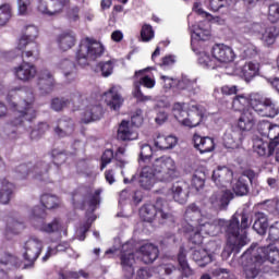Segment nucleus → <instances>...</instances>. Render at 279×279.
Here are the masks:
<instances>
[{
	"label": "nucleus",
	"mask_w": 279,
	"mask_h": 279,
	"mask_svg": "<svg viewBox=\"0 0 279 279\" xmlns=\"http://www.w3.org/2000/svg\"><path fill=\"white\" fill-rule=\"evenodd\" d=\"M217 232H225L227 245L221 253L223 260L234 254H239L242 247L247 245V228L252 225L247 214H234L230 220H216Z\"/></svg>",
	"instance_id": "f257e3e1"
},
{
	"label": "nucleus",
	"mask_w": 279,
	"mask_h": 279,
	"mask_svg": "<svg viewBox=\"0 0 279 279\" xmlns=\"http://www.w3.org/2000/svg\"><path fill=\"white\" fill-rule=\"evenodd\" d=\"M256 125V117L252 109H246L242 112L238 120V129L231 125L223 134L222 143L227 149H239L241 143L245 138L243 132H250Z\"/></svg>",
	"instance_id": "f03ea898"
},
{
	"label": "nucleus",
	"mask_w": 279,
	"mask_h": 279,
	"mask_svg": "<svg viewBox=\"0 0 279 279\" xmlns=\"http://www.w3.org/2000/svg\"><path fill=\"white\" fill-rule=\"evenodd\" d=\"M140 217L143 221L151 223L154 219H158L159 223H175V217L169 210L167 202L162 198H157L154 204H145L140 208Z\"/></svg>",
	"instance_id": "7ed1b4c3"
},
{
	"label": "nucleus",
	"mask_w": 279,
	"mask_h": 279,
	"mask_svg": "<svg viewBox=\"0 0 279 279\" xmlns=\"http://www.w3.org/2000/svg\"><path fill=\"white\" fill-rule=\"evenodd\" d=\"M105 50L106 49L101 43L86 37L80 41V45L76 49V62L81 66H87L89 62H95L97 58H101Z\"/></svg>",
	"instance_id": "20e7f679"
},
{
	"label": "nucleus",
	"mask_w": 279,
	"mask_h": 279,
	"mask_svg": "<svg viewBox=\"0 0 279 279\" xmlns=\"http://www.w3.org/2000/svg\"><path fill=\"white\" fill-rule=\"evenodd\" d=\"M186 104L174 102L172 106V114L177 121L181 123L184 128H197L202 123V112L199 111V106L192 105L190 111L184 110Z\"/></svg>",
	"instance_id": "39448f33"
},
{
	"label": "nucleus",
	"mask_w": 279,
	"mask_h": 279,
	"mask_svg": "<svg viewBox=\"0 0 279 279\" xmlns=\"http://www.w3.org/2000/svg\"><path fill=\"white\" fill-rule=\"evenodd\" d=\"M184 219L187 222L191 221L192 223H197L199 226V231L205 234H215V230L217 229L216 223L219 221V219L211 220L209 217L202 215V209L194 203L186 207Z\"/></svg>",
	"instance_id": "423d86ee"
},
{
	"label": "nucleus",
	"mask_w": 279,
	"mask_h": 279,
	"mask_svg": "<svg viewBox=\"0 0 279 279\" xmlns=\"http://www.w3.org/2000/svg\"><path fill=\"white\" fill-rule=\"evenodd\" d=\"M251 108L259 117H266L267 119H276L279 114L278 101L260 94L251 95Z\"/></svg>",
	"instance_id": "0eeeda50"
},
{
	"label": "nucleus",
	"mask_w": 279,
	"mask_h": 279,
	"mask_svg": "<svg viewBox=\"0 0 279 279\" xmlns=\"http://www.w3.org/2000/svg\"><path fill=\"white\" fill-rule=\"evenodd\" d=\"M151 168L156 172L158 182H171L178 178L175 161L169 156H162L155 159Z\"/></svg>",
	"instance_id": "6e6552de"
},
{
	"label": "nucleus",
	"mask_w": 279,
	"mask_h": 279,
	"mask_svg": "<svg viewBox=\"0 0 279 279\" xmlns=\"http://www.w3.org/2000/svg\"><path fill=\"white\" fill-rule=\"evenodd\" d=\"M51 165L46 161H38L36 165L23 163L16 168V172L20 174V179L24 180L27 175H31L34 180H39L40 182H47L49 170Z\"/></svg>",
	"instance_id": "1a4fd4ad"
},
{
	"label": "nucleus",
	"mask_w": 279,
	"mask_h": 279,
	"mask_svg": "<svg viewBox=\"0 0 279 279\" xmlns=\"http://www.w3.org/2000/svg\"><path fill=\"white\" fill-rule=\"evenodd\" d=\"M101 189L96 190L95 193H93V190L90 187L80 190L72 195V204L74 208H84V206H86V203H88L90 210L95 211V208H97V205H99V202L101 199Z\"/></svg>",
	"instance_id": "9d476101"
},
{
	"label": "nucleus",
	"mask_w": 279,
	"mask_h": 279,
	"mask_svg": "<svg viewBox=\"0 0 279 279\" xmlns=\"http://www.w3.org/2000/svg\"><path fill=\"white\" fill-rule=\"evenodd\" d=\"M260 253L263 251H252L250 247L243 253L242 258L246 262L243 266V275L246 279L258 278L263 267V258H258Z\"/></svg>",
	"instance_id": "9b49d317"
},
{
	"label": "nucleus",
	"mask_w": 279,
	"mask_h": 279,
	"mask_svg": "<svg viewBox=\"0 0 279 279\" xmlns=\"http://www.w3.org/2000/svg\"><path fill=\"white\" fill-rule=\"evenodd\" d=\"M11 106L15 108V116L19 117V119H15L12 122L13 125H21V123H23V119L25 121L36 119V109H34V94L31 92L28 93L26 99L22 100L19 105L11 102Z\"/></svg>",
	"instance_id": "f8f14e48"
},
{
	"label": "nucleus",
	"mask_w": 279,
	"mask_h": 279,
	"mask_svg": "<svg viewBox=\"0 0 279 279\" xmlns=\"http://www.w3.org/2000/svg\"><path fill=\"white\" fill-rule=\"evenodd\" d=\"M43 252V242L36 238L29 239L24 244L23 258L28 263L24 266V269L27 267H34V263L38 260V256Z\"/></svg>",
	"instance_id": "ddd939ff"
},
{
	"label": "nucleus",
	"mask_w": 279,
	"mask_h": 279,
	"mask_svg": "<svg viewBox=\"0 0 279 279\" xmlns=\"http://www.w3.org/2000/svg\"><path fill=\"white\" fill-rule=\"evenodd\" d=\"M120 260L125 278L131 279L134 276V264L136 263V258H134V248L130 243L122 245Z\"/></svg>",
	"instance_id": "4468645a"
},
{
	"label": "nucleus",
	"mask_w": 279,
	"mask_h": 279,
	"mask_svg": "<svg viewBox=\"0 0 279 279\" xmlns=\"http://www.w3.org/2000/svg\"><path fill=\"white\" fill-rule=\"evenodd\" d=\"M234 194L229 190H219L209 197L210 207L214 210H226L232 202Z\"/></svg>",
	"instance_id": "2eb2a0df"
},
{
	"label": "nucleus",
	"mask_w": 279,
	"mask_h": 279,
	"mask_svg": "<svg viewBox=\"0 0 279 279\" xmlns=\"http://www.w3.org/2000/svg\"><path fill=\"white\" fill-rule=\"evenodd\" d=\"M68 3L69 0H39L38 10L41 14L53 16L60 14Z\"/></svg>",
	"instance_id": "dca6fc26"
},
{
	"label": "nucleus",
	"mask_w": 279,
	"mask_h": 279,
	"mask_svg": "<svg viewBox=\"0 0 279 279\" xmlns=\"http://www.w3.org/2000/svg\"><path fill=\"white\" fill-rule=\"evenodd\" d=\"M250 250L252 252H260L257 255V258H262V265L263 263H271L272 265H276V263H279V251L276 246H258L257 244H252L250 246Z\"/></svg>",
	"instance_id": "f3484780"
},
{
	"label": "nucleus",
	"mask_w": 279,
	"mask_h": 279,
	"mask_svg": "<svg viewBox=\"0 0 279 279\" xmlns=\"http://www.w3.org/2000/svg\"><path fill=\"white\" fill-rule=\"evenodd\" d=\"M14 75L20 82H32V80L38 75V70L36 65L23 61L21 65L14 68Z\"/></svg>",
	"instance_id": "a211bd4d"
},
{
	"label": "nucleus",
	"mask_w": 279,
	"mask_h": 279,
	"mask_svg": "<svg viewBox=\"0 0 279 279\" xmlns=\"http://www.w3.org/2000/svg\"><path fill=\"white\" fill-rule=\"evenodd\" d=\"M211 56L216 60V64L228 63L234 60V51L223 44L215 45L211 49Z\"/></svg>",
	"instance_id": "6ab92c4d"
},
{
	"label": "nucleus",
	"mask_w": 279,
	"mask_h": 279,
	"mask_svg": "<svg viewBox=\"0 0 279 279\" xmlns=\"http://www.w3.org/2000/svg\"><path fill=\"white\" fill-rule=\"evenodd\" d=\"M141 86L145 88H154L156 86V81L148 75H144L140 78V82L134 83L133 97L137 99V101H151V96H145L143 92H141Z\"/></svg>",
	"instance_id": "aec40b11"
},
{
	"label": "nucleus",
	"mask_w": 279,
	"mask_h": 279,
	"mask_svg": "<svg viewBox=\"0 0 279 279\" xmlns=\"http://www.w3.org/2000/svg\"><path fill=\"white\" fill-rule=\"evenodd\" d=\"M233 172L228 167H218L213 172V181L216 186H221V189H226L230 182H232Z\"/></svg>",
	"instance_id": "412c9836"
},
{
	"label": "nucleus",
	"mask_w": 279,
	"mask_h": 279,
	"mask_svg": "<svg viewBox=\"0 0 279 279\" xmlns=\"http://www.w3.org/2000/svg\"><path fill=\"white\" fill-rule=\"evenodd\" d=\"M38 86L43 95H47L53 90L56 80L53 78V74L48 69H43L39 71Z\"/></svg>",
	"instance_id": "4be33fe9"
},
{
	"label": "nucleus",
	"mask_w": 279,
	"mask_h": 279,
	"mask_svg": "<svg viewBox=\"0 0 279 279\" xmlns=\"http://www.w3.org/2000/svg\"><path fill=\"white\" fill-rule=\"evenodd\" d=\"M101 117H104V108L101 105L94 102L85 107L81 121L83 123H92V121H99Z\"/></svg>",
	"instance_id": "5701e85b"
},
{
	"label": "nucleus",
	"mask_w": 279,
	"mask_h": 279,
	"mask_svg": "<svg viewBox=\"0 0 279 279\" xmlns=\"http://www.w3.org/2000/svg\"><path fill=\"white\" fill-rule=\"evenodd\" d=\"M137 254H141L142 260L145 263V265H149L158 258L160 251H158V246L155 244L145 243L137 250Z\"/></svg>",
	"instance_id": "b1692460"
},
{
	"label": "nucleus",
	"mask_w": 279,
	"mask_h": 279,
	"mask_svg": "<svg viewBox=\"0 0 279 279\" xmlns=\"http://www.w3.org/2000/svg\"><path fill=\"white\" fill-rule=\"evenodd\" d=\"M75 43H77V35H75L73 31H64L57 37V45L61 51H69V49H73V47H75Z\"/></svg>",
	"instance_id": "393cba45"
},
{
	"label": "nucleus",
	"mask_w": 279,
	"mask_h": 279,
	"mask_svg": "<svg viewBox=\"0 0 279 279\" xmlns=\"http://www.w3.org/2000/svg\"><path fill=\"white\" fill-rule=\"evenodd\" d=\"M75 132V123L71 118H61L58 120L57 126L54 128V134L60 138L71 136Z\"/></svg>",
	"instance_id": "a878e982"
},
{
	"label": "nucleus",
	"mask_w": 279,
	"mask_h": 279,
	"mask_svg": "<svg viewBox=\"0 0 279 279\" xmlns=\"http://www.w3.org/2000/svg\"><path fill=\"white\" fill-rule=\"evenodd\" d=\"M102 100L111 110H119L123 106V97H121V94H119V90L114 86L104 93Z\"/></svg>",
	"instance_id": "bb28decb"
},
{
	"label": "nucleus",
	"mask_w": 279,
	"mask_h": 279,
	"mask_svg": "<svg viewBox=\"0 0 279 279\" xmlns=\"http://www.w3.org/2000/svg\"><path fill=\"white\" fill-rule=\"evenodd\" d=\"M178 90H186L190 95H199L202 93V86L197 85V78H189V76H182L177 82Z\"/></svg>",
	"instance_id": "cd10ccee"
},
{
	"label": "nucleus",
	"mask_w": 279,
	"mask_h": 279,
	"mask_svg": "<svg viewBox=\"0 0 279 279\" xmlns=\"http://www.w3.org/2000/svg\"><path fill=\"white\" fill-rule=\"evenodd\" d=\"M156 182H158V179L156 178L154 168L151 166H145L140 174V185L142 189L149 191Z\"/></svg>",
	"instance_id": "c85d7f7f"
},
{
	"label": "nucleus",
	"mask_w": 279,
	"mask_h": 279,
	"mask_svg": "<svg viewBox=\"0 0 279 279\" xmlns=\"http://www.w3.org/2000/svg\"><path fill=\"white\" fill-rule=\"evenodd\" d=\"M278 130H279L278 125L272 124V129L270 130V133L264 135L270 140L268 145V156H274L275 162H279V134L276 135V132H278Z\"/></svg>",
	"instance_id": "c756f323"
},
{
	"label": "nucleus",
	"mask_w": 279,
	"mask_h": 279,
	"mask_svg": "<svg viewBox=\"0 0 279 279\" xmlns=\"http://www.w3.org/2000/svg\"><path fill=\"white\" fill-rule=\"evenodd\" d=\"M171 194L178 204H186L189 202V191H186V183L178 181L171 187Z\"/></svg>",
	"instance_id": "7c9ffc66"
},
{
	"label": "nucleus",
	"mask_w": 279,
	"mask_h": 279,
	"mask_svg": "<svg viewBox=\"0 0 279 279\" xmlns=\"http://www.w3.org/2000/svg\"><path fill=\"white\" fill-rule=\"evenodd\" d=\"M59 69L62 71L68 83L75 82L77 77V69L75 68V63L69 59H63L59 62Z\"/></svg>",
	"instance_id": "2f4dec72"
},
{
	"label": "nucleus",
	"mask_w": 279,
	"mask_h": 279,
	"mask_svg": "<svg viewBox=\"0 0 279 279\" xmlns=\"http://www.w3.org/2000/svg\"><path fill=\"white\" fill-rule=\"evenodd\" d=\"M36 38H38V27L35 25L25 26L23 29V35L19 40L17 49H23V47L29 43H36L34 41Z\"/></svg>",
	"instance_id": "473e14b6"
},
{
	"label": "nucleus",
	"mask_w": 279,
	"mask_h": 279,
	"mask_svg": "<svg viewBox=\"0 0 279 279\" xmlns=\"http://www.w3.org/2000/svg\"><path fill=\"white\" fill-rule=\"evenodd\" d=\"M20 51H22L23 62H34L40 57V49L37 43H29L20 49Z\"/></svg>",
	"instance_id": "72a5a7b5"
},
{
	"label": "nucleus",
	"mask_w": 279,
	"mask_h": 279,
	"mask_svg": "<svg viewBox=\"0 0 279 279\" xmlns=\"http://www.w3.org/2000/svg\"><path fill=\"white\" fill-rule=\"evenodd\" d=\"M193 141L195 149L201 154H208V151H213L215 149V140L211 137H202L195 134Z\"/></svg>",
	"instance_id": "f704fd0d"
},
{
	"label": "nucleus",
	"mask_w": 279,
	"mask_h": 279,
	"mask_svg": "<svg viewBox=\"0 0 279 279\" xmlns=\"http://www.w3.org/2000/svg\"><path fill=\"white\" fill-rule=\"evenodd\" d=\"M253 230L257 232L260 236L267 234V229L269 228V218L265 213H256L254 216Z\"/></svg>",
	"instance_id": "c9c22d12"
},
{
	"label": "nucleus",
	"mask_w": 279,
	"mask_h": 279,
	"mask_svg": "<svg viewBox=\"0 0 279 279\" xmlns=\"http://www.w3.org/2000/svg\"><path fill=\"white\" fill-rule=\"evenodd\" d=\"M14 193V183L8 179L0 180V204H10L12 194Z\"/></svg>",
	"instance_id": "e433bc0d"
},
{
	"label": "nucleus",
	"mask_w": 279,
	"mask_h": 279,
	"mask_svg": "<svg viewBox=\"0 0 279 279\" xmlns=\"http://www.w3.org/2000/svg\"><path fill=\"white\" fill-rule=\"evenodd\" d=\"M118 138L120 141H136V138H138V133L130 128L129 121L123 120L118 129Z\"/></svg>",
	"instance_id": "4c0bfd02"
},
{
	"label": "nucleus",
	"mask_w": 279,
	"mask_h": 279,
	"mask_svg": "<svg viewBox=\"0 0 279 279\" xmlns=\"http://www.w3.org/2000/svg\"><path fill=\"white\" fill-rule=\"evenodd\" d=\"M192 259L196 262L198 267H206V265L213 263V255L206 248H196L192 252Z\"/></svg>",
	"instance_id": "58836bf2"
},
{
	"label": "nucleus",
	"mask_w": 279,
	"mask_h": 279,
	"mask_svg": "<svg viewBox=\"0 0 279 279\" xmlns=\"http://www.w3.org/2000/svg\"><path fill=\"white\" fill-rule=\"evenodd\" d=\"M210 25L201 23L197 27L192 26L191 34L193 40H208L210 38Z\"/></svg>",
	"instance_id": "ea45409f"
},
{
	"label": "nucleus",
	"mask_w": 279,
	"mask_h": 279,
	"mask_svg": "<svg viewBox=\"0 0 279 279\" xmlns=\"http://www.w3.org/2000/svg\"><path fill=\"white\" fill-rule=\"evenodd\" d=\"M178 263L181 267L182 275L185 278H191V276H194L195 270L191 268V265H189V260L186 259V250L184 247L180 248V252L178 254Z\"/></svg>",
	"instance_id": "a19ab883"
},
{
	"label": "nucleus",
	"mask_w": 279,
	"mask_h": 279,
	"mask_svg": "<svg viewBox=\"0 0 279 279\" xmlns=\"http://www.w3.org/2000/svg\"><path fill=\"white\" fill-rule=\"evenodd\" d=\"M278 28L276 26H266L264 32L260 35V40L266 45L267 47L274 45L276 43V38H278Z\"/></svg>",
	"instance_id": "79ce46f5"
},
{
	"label": "nucleus",
	"mask_w": 279,
	"mask_h": 279,
	"mask_svg": "<svg viewBox=\"0 0 279 279\" xmlns=\"http://www.w3.org/2000/svg\"><path fill=\"white\" fill-rule=\"evenodd\" d=\"M259 70H260V65L258 63L246 62L242 66V75L245 78V82H251V80H254V77L258 75Z\"/></svg>",
	"instance_id": "37998d69"
},
{
	"label": "nucleus",
	"mask_w": 279,
	"mask_h": 279,
	"mask_svg": "<svg viewBox=\"0 0 279 279\" xmlns=\"http://www.w3.org/2000/svg\"><path fill=\"white\" fill-rule=\"evenodd\" d=\"M247 106H252V96L247 97L246 95H238L233 98L232 108L235 112L245 111Z\"/></svg>",
	"instance_id": "c03bdc74"
},
{
	"label": "nucleus",
	"mask_w": 279,
	"mask_h": 279,
	"mask_svg": "<svg viewBox=\"0 0 279 279\" xmlns=\"http://www.w3.org/2000/svg\"><path fill=\"white\" fill-rule=\"evenodd\" d=\"M233 193L239 197H243L250 193V184L247 183V179L244 177H240L232 185Z\"/></svg>",
	"instance_id": "a18cd8bd"
},
{
	"label": "nucleus",
	"mask_w": 279,
	"mask_h": 279,
	"mask_svg": "<svg viewBox=\"0 0 279 279\" xmlns=\"http://www.w3.org/2000/svg\"><path fill=\"white\" fill-rule=\"evenodd\" d=\"M174 145H178V137L173 135L158 136L155 141V146L159 149H173Z\"/></svg>",
	"instance_id": "49530a36"
},
{
	"label": "nucleus",
	"mask_w": 279,
	"mask_h": 279,
	"mask_svg": "<svg viewBox=\"0 0 279 279\" xmlns=\"http://www.w3.org/2000/svg\"><path fill=\"white\" fill-rule=\"evenodd\" d=\"M253 151L258 156H267L270 160H276L275 156H269V144L263 142L260 138L253 141Z\"/></svg>",
	"instance_id": "de8ad7c7"
},
{
	"label": "nucleus",
	"mask_w": 279,
	"mask_h": 279,
	"mask_svg": "<svg viewBox=\"0 0 279 279\" xmlns=\"http://www.w3.org/2000/svg\"><path fill=\"white\" fill-rule=\"evenodd\" d=\"M40 203L47 210H53V208L60 207V198L53 194H43Z\"/></svg>",
	"instance_id": "09e8293b"
},
{
	"label": "nucleus",
	"mask_w": 279,
	"mask_h": 279,
	"mask_svg": "<svg viewBox=\"0 0 279 279\" xmlns=\"http://www.w3.org/2000/svg\"><path fill=\"white\" fill-rule=\"evenodd\" d=\"M70 247L71 244H69V242H61L56 247H48L47 253L43 257V262L47 263L51 256H56L57 254H60V252H69Z\"/></svg>",
	"instance_id": "8fccbe9b"
},
{
	"label": "nucleus",
	"mask_w": 279,
	"mask_h": 279,
	"mask_svg": "<svg viewBox=\"0 0 279 279\" xmlns=\"http://www.w3.org/2000/svg\"><path fill=\"white\" fill-rule=\"evenodd\" d=\"M39 230L41 232H46L47 234L60 232V230H62V220H60V218H54L51 222L43 223Z\"/></svg>",
	"instance_id": "3c124183"
},
{
	"label": "nucleus",
	"mask_w": 279,
	"mask_h": 279,
	"mask_svg": "<svg viewBox=\"0 0 279 279\" xmlns=\"http://www.w3.org/2000/svg\"><path fill=\"white\" fill-rule=\"evenodd\" d=\"M198 63L201 66H204V69H217V66H219V64H217V60H215V57H210L208 52H199Z\"/></svg>",
	"instance_id": "603ef678"
},
{
	"label": "nucleus",
	"mask_w": 279,
	"mask_h": 279,
	"mask_svg": "<svg viewBox=\"0 0 279 279\" xmlns=\"http://www.w3.org/2000/svg\"><path fill=\"white\" fill-rule=\"evenodd\" d=\"M12 19V5L2 4L0 7V26L8 25L10 20Z\"/></svg>",
	"instance_id": "864d4df0"
},
{
	"label": "nucleus",
	"mask_w": 279,
	"mask_h": 279,
	"mask_svg": "<svg viewBox=\"0 0 279 279\" xmlns=\"http://www.w3.org/2000/svg\"><path fill=\"white\" fill-rule=\"evenodd\" d=\"M8 265H14V256L7 254L0 259V279H8Z\"/></svg>",
	"instance_id": "5fc2aeb1"
},
{
	"label": "nucleus",
	"mask_w": 279,
	"mask_h": 279,
	"mask_svg": "<svg viewBox=\"0 0 279 279\" xmlns=\"http://www.w3.org/2000/svg\"><path fill=\"white\" fill-rule=\"evenodd\" d=\"M49 132V124L47 122H40L32 132H31V138L33 141H38V138H41L43 135Z\"/></svg>",
	"instance_id": "6e6d98bb"
},
{
	"label": "nucleus",
	"mask_w": 279,
	"mask_h": 279,
	"mask_svg": "<svg viewBox=\"0 0 279 279\" xmlns=\"http://www.w3.org/2000/svg\"><path fill=\"white\" fill-rule=\"evenodd\" d=\"M97 69L101 71L102 77H110V74L114 71V60L99 62Z\"/></svg>",
	"instance_id": "4d7b16f0"
},
{
	"label": "nucleus",
	"mask_w": 279,
	"mask_h": 279,
	"mask_svg": "<svg viewBox=\"0 0 279 279\" xmlns=\"http://www.w3.org/2000/svg\"><path fill=\"white\" fill-rule=\"evenodd\" d=\"M69 104H71L69 98H53L51 100V108L54 112H60L61 110H64Z\"/></svg>",
	"instance_id": "13d9d810"
},
{
	"label": "nucleus",
	"mask_w": 279,
	"mask_h": 279,
	"mask_svg": "<svg viewBox=\"0 0 279 279\" xmlns=\"http://www.w3.org/2000/svg\"><path fill=\"white\" fill-rule=\"evenodd\" d=\"M32 8V0H17V14L20 16H27Z\"/></svg>",
	"instance_id": "bf43d9fd"
},
{
	"label": "nucleus",
	"mask_w": 279,
	"mask_h": 279,
	"mask_svg": "<svg viewBox=\"0 0 279 279\" xmlns=\"http://www.w3.org/2000/svg\"><path fill=\"white\" fill-rule=\"evenodd\" d=\"M268 21H270V23H278L279 3H272L268 7Z\"/></svg>",
	"instance_id": "052dcab7"
},
{
	"label": "nucleus",
	"mask_w": 279,
	"mask_h": 279,
	"mask_svg": "<svg viewBox=\"0 0 279 279\" xmlns=\"http://www.w3.org/2000/svg\"><path fill=\"white\" fill-rule=\"evenodd\" d=\"M153 154H154V151L149 144L141 145L140 160L145 162V160H149V158H151Z\"/></svg>",
	"instance_id": "680f3d73"
},
{
	"label": "nucleus",
	"mask_w": 279,
	"mask_h": 279,
	"mask_svg": "<svg viewBox=\"0 0 279 279\" xmlns=\"http://www.w3.org/2000/svg\"><path fill=\"white\" fill-rule=\"evenodd\" d=\"M141 36L144 43H149V40L154 38V28L151 27V25L145 24L142 27Z\"/></svg>",
	"instance_id": "e2e57ef3"
},
{
	"label": "nucleus",
	"mask_w": 279,
	"mask_h": 279,
	"mask_svg": "<svg viewBox=\"0 0 279 279\" xmlns=\"http://www.w3.org/2000/svg\"><path fill=\"white\" fill-rule=\"evenodd\" d=\"M232 0H210L209 5L213 12H219L221 8H226V5H230Z\"/></svg>",
	"instance_id": "0e129e2a"
},
{
	"label": "nucleus",
	"mask_w": 279,
	"mask_h": 279,
	"mask_svg": "<svg viewBox=\"0 0 279 279\" xmlns=\"http://www.w3.org/2000/svg\"><path fill=\"white\" fill-rule=\"evenodd\" d=\"M268 239L269 241H272V243H276V241H279V221L272 223L269 227Z\"/></svg>",
	"instance_id": "69168bd1"
},
{
	"label": "nucleus",
	"mask_w": 279,
	"mask_h": 279,
	"mask_svg": "<svg viewBox=\"0 0 279 279\" xmlns=\"http://www.w3.org/2000/svg\"><path fill=\"white\" fill-rule=\"evenodd\" d=\"M112 158H114V153L112 151V149H107L104 151L101 156V171H104V168L108 167V165L112 162Z\"/></svg>",
	"instance_id": "338daca9"
},
{
	"label": "nucleus",
	"mask_w": 279,
	"mask_h": 279,
	"mask_svg": "<svg viewBox=\"0 0 279 279\" xmlns=\"http://www.w3.org/2000/svg\"><path fill=\"white\" fill-rule=\"evenodd\" d=\"M244 56L245 58H256V56H258V48L253 44L246 45L244 48Z\"/></svg>",
	"instance_id": "774afa93"
}]
</instances>
